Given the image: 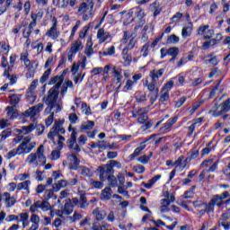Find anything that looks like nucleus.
<instances>
[{"label":"nucleus","instance_id":"dca6fc26","mask_svg":"<svg viewBox=\"0 0 230 230\" xmlns=\"http://www.w3.org/2000/svg\"><path fill=\"white\" fill-rule=\"evenodd\" d=\"M2 199L5 203L6 208H12L15 206V202H17V199H15V197L10 195V193L8 192H4L1 198V200Z\"/></svg>","mask_w":230,"mask_h":230},{"label":"nucleus","instance_id":"c756f323","mask_svg":"<svg viewBox=\"0 0 230 230\" xmlns=\"http://www.w3.org/2000/svg\"><path fill=\"white\" fill-rule=\"evenodd\" d=\"M159 179H161V174L155 175V177L150 179L147 183L143 181L142 186H144V188H146V190H150L152 189V186H154L155 183L159 181Z\"/></svg>","mask_w":230,"mask_h":230},{"label":"nucleus","instance_id":"774afa93","mask_svg":"<svg viewBox=\"0 0 230 230\" xmlns=\"http://www.w3.org/2000/svg\"><path fill=\"white\" fill-rule=\"evenodd\" d=\"M173 87V81H169L167 82L164 86L162 88L163 91H166L167 93H169V91H171V89Z\"/></svg>","mask_w":230,"mask_h":230},{"label":"nucleus","instance_id":"39448f33","mask_svg":"<svg viewBox=\"0 0 230 230\" xmlns=\"http://www.w3.org/2000/svg\"><path fill=\"white\" fill-rule=\"evenodd\" d=\"M35 146H37V143L35 141H31V136H27L22 138L21 145L18 146V150L22 154H30Z\"/></svg>","mask_w":230,"mask_h":230},{"label":"nucleus","instance_id":"58836bf2","mask_svg":"<svg viewBox=\"0 0 230 230\" xmlns=\"http://www.w3.org/2000/svg\"><path fill=\"white\" fill-rule=\"evenodd\" d=\"M76 0H63L61 8H67V6H71V8H74V6H76Z\"/></svg>","mask_w":230,"mask_h":230},{"label":"nucleus","instance_id":"9b49d317","mask_svg":"<svg viewBox=\"0 0 230 230\" xmlns=\"http://www.w3.org/2000/svg\"><path fill=\"white\" fill-rule=\"evenodd\" d=\"M128 19H130V22L134 21V18H132L133 15H135V19H138V21H141L143 17L146 15L145 13V10L139 6L133 7L129 10V12L126 14Z\"/></svg>","mask_w":230,"mask_h":230},{"label":"nucleus","instance_id":"5701e85b","mask_svg":"<svg viewBox=\"0 0 230 230\" xmlns=\"http://www.w3.org/2000/svg\"><path fill=\"white\" fill-rule=\"evenodd\" d=\"M111 37V33L109 31H105L103 28H101L97 31V39L99 42L102 44V42H105L107 39Z\"/></svg>","mask_w":230,"mask_h":230},{"label":"nucleus","instance_id":"c9c22d12","mask_svg":"<svg viewBox=\"0 0 230 230\" xmlns=\"http://www.w3.org/2000/svg\"><path fill=\"white\" fill-rule=\"evenodd\" d=\"M81 175H84V177H93V168L87 167V166H82Z\"/></svg>","mask_w":230,"mask_h":230},{"label":"nucleus","instance_id":"423d86ee","mask_svg":"<svg viewBox=\"0 0 230 230\" xmlns=\"http://www.w3.org/2000/svg\"><path fill=\"white\" fill-rule=\"evenodd\" d=\"M63 124H64L63 120H60V119L56 120L53 128L49 132L48 137L49 139H51L53 143H55V137L57 136H60V134H66V128L62 127Z\"/></svg>","mask_w":230,"mask_h":230},{"label":"nucleus","instance_id":"5fc2aeb1","mask_svg":"<svg viewBox=\"0 0 230 230\" xmlns=\"http://www.w3.org/2000/svg\"><path fill=\"white\" fill-rule=\"evenodd\" d=\"M98 172H99V177H100V181H105V178L107 177L108 172L104 171V169L102 168V166L98 167Z\"/></svg>","mask_w":230,"mask_h":230},{"label":"nucleus","instance_id":"603ef678","mask_svg":"<svg viewBox=\"0 0 230 230\" xmlns=\"http://www.w3.org/2000/svg\"><path fill=\"white\" fill-rule=\"evenodd\" d=\"M50 75H51V68H49L44 72V74L40 77V84H44V82H46L49 78Z\"/></svg>","mask_w":230,"mask_h":230},{"label":"nucleus","instance_id":"a18cd8bd","mask_svg":"<svg viewBox=\"0 0 230 230\" xmlns=\"http://www.w3.org/2000/svg\"><path fill=\"white\" fill-rule=\"evenodd\" d=\"M130 39H132V34L128 31H124L123 37L120 40L121 44H127V42H128V40H130Z\"/></svg>","mask_w":230,"mask_h":230},{"label":"nucleus","instance_id":"473e14b6","mask_svg":"<svg viewBox=\"0 0 230 230\" xmlns=\"http://www.w3.org/2000/svg\"><path fill=\"white\" fill-rule=\"evenodd\" d=\"M66 186H67V181L60 180L58 183H54L52 188L54 191H60V190H62V188H66Z\"/></svg>","mask_w":230,"mask_h":230},{"label":"nucleus","instance_id":"4c0bfd02","mask_svg":"<svg viewBox=\"0 0 230 230\" xmlns=\"http://www.w3.org/2000/svg\"><path fill=\"white\" fill-rule=\"evenodd\" d=\"M134 46H136V41L134 40V38H131L128 43V46L122 50L123 55H127L128 50L134 49Z\"/></svg>","mask_w":230,"mask_h":230},{"label":"nucleus","instance_id":"9d476101","mask_svg":"<svg viewBox=\"0 0 230 230\" xmlns=\"http://www.w3.org/2000/svg\"><path fill=\"white\" fill-rule=\"evenodd\" d=\"M58 25V21H57L56 17L52 18V26L49 31H46L45 35L46 37H49L52 40H57L58 37L60 36V31H58V29L57 26Z\"/></svg>","mask_w":230,"mask_h":230},{"label":"nucleus","instance_id":"c03bdc74","mask_svg":"<svg viewBox=\"0 0 230 230\" xmlns=\"http://www.w3.org/2000/svg\"><path fill=\"white\" fill-rule=\"evenodd\" d=\"M204 103V101H199L192 105V108L189 111V113L191 115L195 114V112L199 110L200 105Z\"/></svg>","mask_w":230,"mask_h":230},{"label":"nucleus","instance_id":"e433bc0d","mask_svg":"<svg viewBox=\"0 0 230 230\" xmlns=\"http://www.w3.org/2000/svg\"><path fill=\"white\" fill-rule=\"evenodd\" d=\"M2 67L5 69L4 76L10 78V66H8V61H6V58H2Z\"/></svg>","mask_w":230,"mask_h":230},{"label":"nucleus","instance_id":"bb28decb","mask_svg":"<svg viewBox=\"0 0 230 230\" xmlns=\"http://www.w3.org/2000/svg\"><path fill=\"white\" fill-rule=\"evenodd\" d=\"M121 73H122V70L120 67H118V66L112 67V75L117 84H119L121 80H123V75H121Z\"/></svg>","mask_w":230,"mask_h":230},{"label":"nucleus","instance_id":"0e129e2a","mask_svg":"<svg viewBox=\"0 0 230 230\" xmlns=\"http://www.w3.org/2000/svg\"><path fill=\"white\" fill-rule=\"evenodd\" d=\"M68 119L71 125H75L76 121H78V115H76V113H70L68 116Z\"/></svg>","mask_w":230,"mask_h":230},{"label":"nucleus","instance_id":"6e6d98bb","mask_svg":"<svg viewBox=\"0 0 230 230\" xmlns=\"http://www.w3.org/2000/svg\"><path fill=\"white\" fill-rule=\"evenodd\" d=\"M44 15V12L39 11L38 13H31V19H34V21H40Z\"/></svg>","mask_w":230,"mask_h":230},{"label":"nucleus","instance_id":"bf43d9fd","mask_svg":"<svg viewBox=\"0 0 230 230\" xmlns=\"http://www.w3.org/2000/svg\"><path fill=\"white\" fill-rule=\"evenodd\" d=\"M81 111L86 116H89L91 114V107L87 106V103L85 102L82 103Z\"/></svg>","mask_w":230,"mask_h":230},{"label":"nucleus","instance_id":"338daca9","mask_svg":"<svg viewBox=\"0 0 230 230\" xmlns=\"http://www.w3.org/2000/svg\"><path fill=\"white\" fill-rule=\"evenodd\" d=\"M76 220H82V214L75 212L73 217H69L70 222H76Z\"/></svg>","mask_w":230,"mask_h":230},{"label":"nucleus","instance_id":"f3484780","mask_svg":"<svg viewBox=\"0 0 230 230\" xmlns=\"http://www.w3.org/2000/svg\"><path fill=\"white\" fill-rule=\"evenodd\" d=\"M190 158H186L184 159L183 155H181L173 164V166H175V168H179V170H181V172H182V170H184V168H186L188 166V163H190Z\"/></svg>","mask_w":230,"mask_h":230},{"label":"nucleus","instance_id":"a211bd4d","mask_svg":"<svg viewBox=\"0 0 230 230\" xmlns=\"http://www.w3.org/2000/svg\"><path fill=\"white\" fill-rule=\"evenodd\" d=\"M35 128H37V124L31 123L28 126L22 127V128L20 129H16V132H18L19 134H23V136H28V134H31V132H33Z\"/></svg>","mask_w":230,"mask_h":230},{"label":"nucleus","instance_id":"49530a36","mask_svg":"<svg viewBox=\"0 0 230 230\" xmlns=\"http://www.w3.org/2000/svg\"><path fill=\"white\" fill-rule=\"evenodd\" d=\"M110 226L109 224H103V225H98V223H93L92 226V230H103V229H109Z\"/></svg>","mask_w":230,"mask_h":230},{"label":"nucleus","instance_id":"f8f14e48","mask_svg":"<svg viewBox=\"0 0 230 230\" xmlns=\"http://www.w3.org/2000/svg\"><path fill=\"white\" fill-rule=\"evenodd\" d=\"M197 35L204 39H212L213 35H215V31L209 29V25H201L197 30Z\"/></svg>","mask_w":230,"mask_h":230},{"label":"nucleus","instance_id":"79ce46f5","mask_svg":"<svg viewBox=\"0 0 230 230\" xmlns=\"http://www.w3.org/2000/svg\"><path fill=\"white\" fill-rule=\"evenodd\" d=\"M30 184H31V181H25L19 183L17 185L18 191H21V190H27V191H28V190L30 188Z\"/></svg>","mask_w":230,"mask_h":230},{"label":"nucleus","instance_id":"13d9d810","mask_svg":"<svg viewBox=\"0 0 230 230\" xmlns=\"http://www.w3.org/2000/svg\"><path fill=\"white\" fill-rule=\"evenodd\" d=\"M135 98L138 103L141 102H146V95L141 94V92H137L135 93Z\"/></svg>","mask_w":230,"mask_h":230},{"label":"nucleus","instance_id":"37998d69","mask_svg":"<svg viewBox=\"0 0 230 230\" xmlns=\"http://www.w3.org/2000/svg\"><path fill=\"white\" fill-rule=\"evenodd\" d=\"M211 201L214 203V206H217V208H220L222 204H224V199H222V196H215Z\"/></svg>","mask_w":230,"mask_h":230},{"label":"nucleus","instance_id":"393cba45","mask_svg":"<svg viewBox=\"0 0 230 230\" xmlns=\"http://www.w3.org/2000/svg\"><path fill=\"white\" fill-rule=\"evenodd\" d=\"M146 112H148V111H146L145 108H141L137 111L138 123H146V121H147L148 115H146Z\"/></svg>","mask_w":230,"mask_h":230},{"label":"nucleus","instance_id":"ea45409f","mask_svg":"<svg viewBox=\"0 0 230 230\" xmlns=\"http://www.w3.org/2000/svg\"><path fill=\"white\" fill-rule=\"evenodd\" d=\"M177 117H174L171 119H169L165 125L162 128V130H168V128H171V127H173V125H175V123H177Z\"/></svg>","mask_w":230,"mask_h":230},{"label":"nucleus","instance_id":"ddd939ff","mask_svg":"<svg viewBox=\"0 0 230 230\" xmlns=\"http://www.w3.org/2000/svg\"><path fill=\"white\" fill-rule=\"evenodd\" d=\"M69 164V167L71 170H76L78 168V165L80 164V161H78V157H76V155L70 154L67 155V162L64 161L63 164Z\"/></svg>","mask_w":230,"mask_h":230},{"label":"nucleus","instance_id":"412c9836","mask_svg":"<svg viewBox=\"0 0 230 230\" xmlns=\"http://www.w3.org/2000/svg\"><path fill=\"white\" fill-rule=\"evenodd\" d=\"M203 63L206 66H208V67H215V66L218 64V59H217V57H215V55L210 54L203 58Z\"/></svg>","mask_w":230,"mask_h":230},{"label":"nucleus","instance_id":"052dcab7","mask_svg":"<svg viewBox=\"0 0 230 230\" xmlns=\"http://www.w3.org/2000/svg\"><path fill=\"white\" fill-rule=\"evenodd\" d=\"M59 158H60V150L59 149L53 150L50 155V159L52 161H57V159H59Z\"/></svg>","mask_w":230,"mask_h":230},{"label":"nucleus","instance_id":"6e6552de","mask_svg":"<svg viewBox=\"0 0 230 230\" xmlns=\"http://www.w3.org/2000/svg\"><path fill=\"white\" fill-rule=\"evenodd\" d=\"M44 109V104L43 103H39L36 106L29 108L27 111H25L22 113V116L24 118H31V121H35L37 119V116L42 112Z\"/></svg>","mask_w":230,"mask_h":230},{"label":"nucleus","instance_id":"a19ab883","mask_svg":"<svg viewBox=\"0 0 230 230\" xmlns=\"http://www.w3.org/2000/svg\"><path fill=\"white\" fill-rule=\"evenodd\" d=\"M10 104L11 105H17V103H19L21 102V95L14 93L13 95H10Z\"/></svg>","mask_w":230,"mask_h":230},{"label":"nucleus","instance_id":"cd10ccee","mask_svg":"<svg viewBox=\"0 0 230 230\" xmlns=\"http://www.w3.org/2000/svg\"><path fill=\"white\" fill-rule=\"evenodd\" d=\"M112 198V189L106 187L102 190L101 200H111Z\"/></svg>","mask_w":230,"mask_h":230},{"label":"nucleus","instance_id":"864d4df0","mask_svg":"<svg viewBox=\"0 0 230 230\" xmlns=\"http://www.w3.org/2000/svg\"><path fill=\"white\" fill-rule=\"evenodd\" d=\"M167 55L169 57H177L179 55V49L176 47L170 48L167 49Z\"/></svg>","mask_w":230,"mask_h":230},{"label":"nucleus","instance_id":"aec40b11","mask_svg":"<svg viewBox=\"0 0 230 230\" xmlns=\"http://www.w3.org/2000/svg\"><path fill=\"white\" fill-rule=\"evenodd\" d=\"M30 214L28 212H22L18 215V222L22 224V229H26L30 226Z\"/></svg>","mask_w":230,"mask_h":230},{"label":"nucleus","instance_id":"4d7b16f0","mask_svg":"<svg viewBox=\"0 0 230 230\" xmlns=\"http://www.w3.org/2000/svg\"><path fill=\"white\" fill-rule=\"evenodd\" d=\"M40 209L42 211H49L50 206L48 201H40Z\"/></svg>","mask_w":230,"mask_h":230},{"label":"nucleus","instance_id":"7c9ffc66","mask_svg":"<svg viewBox=\"0 0 230 230\" xmlns=\"http://www.w3.org/2000/svg\"><path fill=\"white\" fill-rule=\"evenodd\" d=\"M5 111H7L9 119H15V118H17V109H15V107L8 106Z\"/></svg>","mask_w":230,"mask_h":230},{"label":"nucleus","instance_id":"1a4fd4ad","mask_svg":"<svg viewBox=\"0 0 230 230\" xmlns=\"http://www.w3.org/2000/svg\"><path fill=\"white\" fill-rule=\"evenodd\" d=\"M83 49L84 44L80 40L72 42L70 49L67 54L68 60H73V58H75V57L76 56V53L82 51Z\"/></svg>","mask_w":230,"mask_h":230},{"label":"nucleus","instance_id":"20e7f679","mask_svg":"<svg viewBox=\"0 0 230 230\" xmlns=\"http://www.w3.org/2000/svg\"><path fill=\"white\" fill-rule=\"evenodd\" d=\"M75 15H77V17H81L84 21L93 19L94 15V0H86L81 3L77 6Z\"/></svg>","mask_w":230,"mask_h":230},{"label":"nucleus","instance_id":"4be33fe9","mask_svg":"<svg viewBox=\"0 0 230 230\" xmlns=\"http://www.w3.org/2000/svg\"><path fill=\"white\" fill-rule=\"evenodd\" d=\"M230 218V214L226 213L223 214L221 218L218 221V224L221 227H223L225 230H230V224L227 222Z\"/></svg>","mask_w":230,"mask_h":230},{"label":"nucleus","instance_id":"c85d7f7f","mask_svg":"<svg viewBox=\"0 0 230 230\" xmlns=\"http://www.w3.org/2000/svg\"><path fill=\"white\" fill-rule=\"evenodd\" d=\"M162 10L163 8L161 7V4H159L157 2H155L149 5V11L153 12L154 17H157V15L161 13Z\"/></svg>","mask_w":230,"mask_h":230},{"label":"nucleus","instance_id":"f03ea898","mask_svg":"<svg viewBox=\"0 0 230 230\" xmlns=\"http://www.w3.org/2000/svg\"><path fill=\"white\" fill-rule=\"evenodd\" d=\"M163 75H164V68L151 70L149 72L151 82L148 83V80H146L144 83L145 87H147V90L151 93L148 94L151 105H154V102H155L157 96H159V87H161V84H163V82L159 81V78H161Z\"/></svg>","mask_w":230,"mask_h":230},{"label":"nucleus","instance_id":"69168bd1","mask_svg":"<svg viewBox=\"0 0 230 230\" xmlns=\"http://www.w3.org/2000/svg\"><path fill=\"white\" fill-rule=\"evenodd\" d=\"M108 182L111 188H114V186H117L118 184V180L114 177V175H111L108 177Z\"/></svg>","mask_w":230,"mask_h":230},{"label":"nucleus","instance_id":"e2e57ef3","mask_svg":"<svg viewBox=\"0 0 230 230\" xmlns=\"http://www.w3.org/2000/svg\"><path fill=\"white\" fill-rule=\"evenodd\" d=\"M170 98V93L168 92L162 90L161 91V96H160V102H168V99Z\"/></svg>","mask_w":230,"mask_h":230},{"label":"nucleus","instance_id":"f257e3e1","mask_svg":"<svg viewBox=\"0 0 230 230\" xmlns=\"http://www.w3.org/2000/svg\"><path fill=\"white\" fill-rule=\"evenodd\" d=\"M64 82V77L62 75L52 77L49 83V85H54L48 92L47 96L44 97V102L48 107L44 111V114L49 117L45 119V125L47 127H51L53 124V118L55 112L58 113L62 111V102L58 101V94H60V85Z\"/></svg>","mask_w":230,"mask_h":230},{"label":"nucleus","instance_id":"f704fd0d","mask_svg":"<svg viewBox=\"0 0 230 230\" xmlns=\"http://www.w3.org/2000/svg\"><path fill=\"white\" fill-rule=\"evenodd\" d=\"M80 128L81 130H92V128H94V121H84L82 122Z\"/></svg>","mask_w":230,"mask_h":230},{"label":"nucleus","instance_id":"4468645a","mask_svg":"<svg viewBox=\"0 0 230 230\" xmlns=\"http://www.w3.org/2000/svg\"><path fill=\"white\" fill-rule=\"evenodd\" d=\"M72 206L73 208H75V206H78L80 204V208L82 209H85L87 208V206H89V203H87V198L85 197V194L82 193L80 195V200L76 198H74L71 200Z\"/></svg>","mask_w":230,"mask_h":230},{"label":"nucleus","instance_id":"7ed1b4c3","mask_svg":"<svg viewBox=\"0 0 230 230\" xmlns=\"http://www.w3.org/2000/svg\"><path fill=\"white\" fill-rule=\"evenodd\" d=\"M25 163L31 166L32 168H37L39 166V164H41V166H45V170H51L53 166L51 164H46V155L44 154V145H40L35 153H31L26 160Z\"/></svg>","mask_w":230,"mask_h":230},{"label":"nucleus","instance_id":"6ab92c4d","mask_svg":"<svg viewBox=\"0 0 230 230\" xmlns=\"http://www.w3.org/2000/svg\"><path fill=\"white\" fill-rule=\"evenodd\" d=\"M193 31V23L191 22H187L181 30V37L182 39H188V37H191V33Z\"/></svg>","mask_w":230,"mask_h":230},{"label":"nucleus","instance_id":"2eb2a0df","mask_svg":"<svg viewBox=\"0 0 230 230\" xmlns=\"http://www.w3.org/2000/svg\"><path fill=\"white\" fill-rule=\"evenodd\" d=\"M155 135H151L148 139H146L144 142L140 143V146L135 149L133 154L129 155L131 159H134L135 157H137L141 155V152L146 148V143L149 139H154Z\"/></svg>","mask_w":230,"mask_h":230},{"label":"nucleus","instance_id":"b1692460","mask_svg":"<svg viewBox=\"0 0 230 230\" xmlns=\"http://www.w3.org/2000/svg\"><path fill=\"white\" fill-rule=\"evenodd\" d=\"M37 26V20L31 19V22L29 23L28 27L23 30L24 39H28L31 35V30Z\"/></svg>","mask_w":230,"mask_h":230},{"label":"nucleus","instance_id":"2f4dec72","mask_svg":"<svg viewBox=\"0 0 230 230\" xmlns=\"http://www.w3.org/2000/svg\"><path fill=\"white\" fill-rule=\"evenodd\" d=\"M63 213L65 215H71V213H73V203L71 202V199H66Z\"/></svg>","mask_w":230,"mask_h":230},{"label":"nucleus","instance_id":"0eeeda50","mask_svg":"<svg viewBox=\"0 0 230 230\" xmlns=\"http://www.w3.org/2000/svg\"><path fill=\"white\" fill-rule=\"evenodd\" d=\"M164 199L160 200V211L162 213H166L168 211V208H170L171 202H175V195L166 190L164 192Z\"/></svg>","mask_w":230,"mask_h":230},{"label":"nucleus","instance_id":"de8ad7c7","mask_svg":"<svg viewBox=\"0 0 230 230\" xmlns=\"http://www.w3.org/2000/svg\"><path fill=\"white\" fill-rule=\"evenodd\" d=\"M15 155H22V153L19 151V147L14 148L12 151L8 152L7 158L12 159V157H15Z\"/></svg>","mask_w":230,"mask_h":230},{"label":"nucleus","instance_id":"3c124183","mask_svg":"<svg viewBox=\"0 0 230 230\" xmlns=\"http://www.w3.org/2000/svg\"><path fill=\"white\" fill-rule=\"evenodd\" d=\"M134 84H135L134 81L128 79L126 82V85L123 87L124 93H128V91H132V87H134Z\"/></svg>","mask_w":230,"mask_h":230},{"label":"nucleus","instance_id":"09e8293b","mask_svg":"<svg viewBox=\"0 0 230 230\" xmlns=\"http://www.w3.org/2000/svg\"><path fill=\"white\" fill-rule=\"evenodd\" d=\"M203 209H206V211H208V213H212V211H215V203L210 200V202L208 204L203 205Z\"/></svg>","mask_w":230,"mask_h":230},{"label":"nucleus","instance_id":"680f3d73","mask_svg":"<svg viewBox=\"0 0 230 230\" xmlns=\"http://www.w3.org/2000/svg\"><path fill=\"white\" fill-rule=\"evenodd\" d=\"M179 40H180L179 37L175 34H172L167 39V42H169L170 44H177L179 42Z\"/></svg>","mask_w":230,"mask_h":230},{"label":"nucleus","instance_id":"72a5a7b5","mask_svg":"<svg viewBox=\"0 0 230 230\" xmlns=\"http://www.w3.org/2000/svg\"><path fill=\"white\" fill-rule=\"evenodd\" d=\"M93 214L95 216L97 220H103L105 217H107V213L105 210H101L100 208H96L93 210Z\"/></svg>","mask_w":230,"mask_h":230},{"label":"nucleus","instance_id":"a878e982","mask_svg":"<svg viewBox=\"0 0 230 230\" xmlns=\"http://www.w3.org/2000/svg\"><path fill=\"white\" fill-rule=\"evenodd\" d=\"M222 107V104L216 103L212 109L208 111V114L210 116H213L214 118L220 117L223 113L222 110L218 111Z\"/></svg>","mask_w":230,"mask_h":230},{"label":"nucleus","instance_id":"8fccbe9b","mask_svg":"<svg viewBox=\"0 0 230 230\" xmlns=\"http://www.w3.org/2000/svg\"><path fill=\"white\" fill-rule=\"evenodd\" d=\"M77 65L80 68L85 69V66H87V57L81 56L80 60L77 62Z\"/></svg>","mask_w":230,"mask_h":230}]
</instances>
